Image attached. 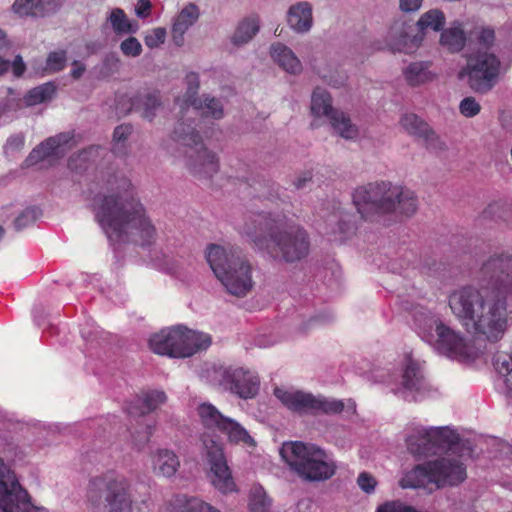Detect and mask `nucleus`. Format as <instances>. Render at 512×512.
Returning a JSON list of instances; mask_svg holds the SVG:
<instances>
[{"label":"nucleus","mask_w":512,"mask_h":512,"mask_svg":"<svg viewBox=\"0 0 512 512\" xmlns=\"http://www.w3.org/2000/svg\"><path fill=\"white\" fill-rule=\"evenodd\" d=\"M132 133V126L129 124H121L114 129L113 132V148L117 153L125 150V143Z\"/></svg>","instance_id":"nucleus-45"},{"label":"nucleus","mask_w":512,"mask_h":512,"mask_svg":"<svg viewBox=\"0 0 512 512\" xmlns=\"http://www.w3.org/2000/svg\"><path fill=\"white\" fill-rule=\"evenodd\" d=\"M329 123L334 132L346 140H355L359 136L357 125L352 123L349 115L341 110L333 112Z\"/></svg>","instance_id":"nucleus-33"},{"label":"nucleus","mask_w":512,"mask_h":512,"mask_svg":"<svg viewBox=\"0 0 512 512\" xmlns=\"http://www.w3.org/2000/svg\"><path fill=\"white\" fill-rule=\"evenodd\" d=\"M414 329L438 353L461 362L472 361L480 350L460 331L443 323L440 318L426 307L417 305L412 310Z\"/></svg>","instance_id":"nucleus-4"},{"label":"nucleus","mask_w":512,"mask_h":512,"mask_svg":"<svg viewBox=\"0 0 512 512\" xmlns=\"http://www.w3.org/2000/svg\"><path fill=\"white\" fill-rule=\"evenodd\" d=\"M287 24L295 33L306 34L314 24L313 6L309 1H298L287 11Z\"/></svg>","instance_id":"nucleus-24"},{"label":"nucleus","mask_w":512,"mask_h":512,"mask_svg":"<svg viewBox=\"0 0 512 512\" xmlns=\"http://www.w3.org/2000/svg\"><path fill=\"white\" fill-rule=\"evenodd\" d=\"M21 108V99L19 94L11 88L7 89V96L3 99L0 105V112L2 114H8L19 111Z\"/></svg>","instance_id":"nucleus-46"},{"label":"nucleus","mask_w":512,"mask_h":512,"mask_svg":"<svg viewBox=\"0 0 512 512\" xmlns=\"http://www.w3.org/2000/svg\"><path fill=\"white\" fill-rule=\"evenodd\" d=\"M66 62L67 53L65 50L50 52L46 59L44 72L47 74L59 72L65 68Z\"/></svg>","instance_id":"nucleus-44"},{"label":"nucleus","mask_w":512,"mask_h":512,"mask_svg":"<svg viewBox=\"0 0 512 512\" xmlns=\"http://www.w3.org/2000/svg\"><path fill=\"white\" fill-rule=\"evenodd\" d=\"M71 139L68 133H61L48 138L32 150L29 154L28 161L35 163L48 157L63 155Z\"/></svg>","instance_id":"nucleus-26"},{"label":"nucleus","mask_w":512,"mask_h":512,"mask_svg":"<svg viewBox=\"0 0 512 512\" xmlns=\"http://www.w3.org/2000/svg\"><path fill=\"white\" fill-rule=\"evenodd\" d=\"M461 451H462V453H461V455H460V457H461V458H462V457H466V456H467V457H470V456H471V450H470V448H464V447H462Z\"/></svg>","instance_id":"nucleus-63"},{"label":"nucleus","mask_w":512,"mask_h":512,"mask_svg":"<svg viewBox=\"0 0 512 512\" xmlns=\"http://www.w3.org/2000/svg\"><path fill=\"white\" fill-rule=\"evenodd\" d=\"M85 70H86V67L84 64H82L78 61H74L73 68H72L70 74L74 79H79L84 74Z\"/></svg>","instance_id":"nucleus-61"},{"label":"nucleus","mask_w":512,"mask_h":512,"mask_svg":"<svg viewBox=\"0 0 512 512\" xmlns=\"http://www.w3.org/2000/svg\"><path fill=\"white\" fill-rule=\"evenodd\" d=\"M201 455L209 466L210 482L222 494L237 491L236 483L227 464L223 445L208 435L201 437Z\"/></svg>","instance_id":"nucleus-15"},{"label":"nucleus","mask_w":512,"mask_h":512,"mask_svg":"<svg viewBox=\"0 0 512 512\" xmlns=\"http://www.w3.org/2000/svg\"><path fill=\"white\" fill-rule=\"evenodd\" d=\"M151 466L155 475L171 478L180 468V459L173 450L158 448L151 454Z\"/></svg>","instance_id":"nucleus-27"},{"label":"nucleus","mask_w":512,"mask_h":512,"mask_svg":"<svg viewBox=\"0 0 512 512\" xmlns=\"http://www.w3.org/2000/svg\"><path fill=\"white\" fill-rule=\"evenodd\" d=\"M0 512H49L34 506L15 472L0 457Z\"/></svg>","instance_id":"nucleus-17"},{"label":"nucleus","mask_w":512,"mask_h":512,"mask_svg":"<svg viewBox=\"0 0 512 512\" xmlns=\"http://www.w3.org/2000/svg\"><path fill=\"white\" fill-rule=\"evenodd\" d=\"M10 49V43L6 38L5 32L0 29V74L6 73L10 68V62L3 57L7 55Z\"/></svg>","instance_id":"nucleus-52"},{"label":"nucleus","mask_w":512,"mask_h":512,"mask_svg":"<svg viewBox=\"0 0 512 512\" xmlns=\"http://www.w3.org/2000/svg\"><path fill=\"white\" fill-rule=\"evenodd\" d=\"M501 63L497 56L487 51H478L467 57L466 65L458 72V78L467 82L477 93L489 92L497 83Z\"/></svg>","instance_id":"nucleus-13"},{"label":"nucleus","mask_w":512,"mask_h":512,"mask_svg":"<svg viewBox=\"0 0 512 512\" xmlns=\"http://www.w3.org/2000/svg\"><path fill=\"white\" fill-rule=\"evenodd\" d=\"M197 415L201 424L209 430L219 431L222 428L224 420L228 417L224 416L214 405L210 403H201L197 407Z\"/></svg>","instance_id":"nucleus-36"},{"label":"nucleus","mask_w":512,"mask_h":512,"mask_svg":"<svg viewBox=\"0 0 512 512\" xmlns=\"http://www.w3.org/2000/svg\"><path fill=\"white\" fill-rule=\"evenodd\" d=\"M280 454L289 468L303 480L325 481L336 473L337 466L333 458L314 444L285 442Z\"/></svg>","instance_id":"nucleus-8"},{"label":"nucleus","mask_w":512,"mask_h":512,"mask_svg":"<svg viewBox=\"0 0 512 512\" xmlns=\"http://www.w3.org/2000/svg\"><path fill=\"white\" fill-rule=\"evenodd\" d=\"M355 224V216L344 211H335L327 219L331 233L340 234L339 240L352 233L355 230Z\"/></svg>","instance_id":"nucleus-34"},{"label":"nucleus","mask_w":512,"mask_h":512,"mask_svg":"<svg viewBox=\"0 0 512 512\" xmlns=\"http://www.w3.org/2000/svg\"><path fill=\"white\" fill-rule=\"evenodd\" d=\"M220 432L226 435L230 443L241 445L245 448H254L256 446V441L247 429L233 418L228 417L227 420H224Z\"/></svg>","instance_id":"nucleus-30"},{"label":"nucleus","mask_w":512,"mask_h":512,"mask_svg":"<svg viewBox=\"0 0 512 512\" xmlns=\"http://www.w3.org/2000/svg\"><path fill=\"white\" fill-rule=\"evenodd\" d=\"M154 433V425H146L142 430L135 431L132 433V438L135 446L138 448L143 447L150 440V437Z\"/></svg>","instance_id":"nucleus-54"},{"label":"nucleus","mask_w":512,"mask_h":512,"mask_svg":"<svg viewBox=\"0 0 512 512\" xmlns=\"http://www.w3.org/2000/svg\"><path fill=\"white\" fill-rule=\"evenodd\" d=\"M86 498L92 512H149L133 506L131 483L124 474L115 470L91 478Z\"/></svg>","instance_id":"nucleus-6"},{"label":"nucleus","mask_w":512,"mask_h":512,"mask_svg":"<svg viewBox=\"0 0 512 512\" xmlns=\"http://www.w3.org/2000/svg\"><path fill=\"white\" fill-rule=\"evenodd\" d=\"M495 39L494 30L490 28H483L478 36L479 44L483 47H489L493 44Z\"/></svg>","instance_id":"nucleus-56"},{"label":"nucleus","mask_w":512,"mask_h":512,"mask_svg":"<svg viewBox=\"0 0 512 512\" xmlns=\"http://www.w3.org/2000/svg\"><path fill=\"white\" fill-rule=\"evenodd\" d=\"M466 37L462 24L458 21L452 23V25L445 29L441 33L440 43L452 52H458L462 50L465 45Z\"/></svg>","instance_id":"nucleus-38"},{"label":"nucleus","mask_w":512,"mask_h":512,"mask_svg":"<svg viewBox=\"0 0 512 512\" xmlns=\"http://www.w3.org/2000/svg\"><path fill=\"white\" fill-rule=\"evenodd\" d=\"M109 194L94 199L95 219L111 242L150 247L158 230L143 204L134 197L131 181L124 175L108 180Z\"/></svg>","instance_id":"nucleus-2"},{"label":"nucleus","mask_w":512,"mask_h":512,"mask_svg":"<svg viewBox=\"0 0 512 512\" xmlns=\"http://www.w3.org/2000/svg\"><path fill=\"white\" fill-rule=\"evenodd\" d=\"M412 26L404 20H396L386 35V44L392 51L409 53L416 48L422 37L411 36Z\"/></svg>","instance_id":"nucleus-21"},{"label":"nucleus","mask_w":512,"mask_h":512,"mask_svg":"<svg viewBox=\"0 0 512 512\" xmlns=\"http://www.w3.org/2000/svg\"><path fill=\"white\" fill-rule=\"evenodd\" d=\"M352 198L361 217L373 212L410 217L418 209V199L412 190L389 182L369 183L358 187Z\"/></svg>","instance_id":"nucleus-5"},{"label":"nucleus","mask_w":512,"mask_h":512,"mask_svg":"<svg viewBox=\"0 0 512 512\" xmlns=\"http://www.w3.org/2000/svg\"><path fill=\"white\" fill-rule=\"evenodd\" d=\"M460 113L466 118H472L481 111L480 103L472 96L463 98L459 104Z\"/></svg>","instance_id":"nucleus-48"},{"label":"nucleus","mask_w":512,"mask_h":512,"mask_svg":"<svg viewBox=\"0 0 512 512\" xmlns=\"http://www.w3.org/2000/svg\"><path fill=\"white\" fill-rule=\"evenodd\" d=\"M211 345L208 334L190 330L182 325L162 329L149 339L150 349L159 355L187 358Z\"/></svg>","instance_id":"nucleus-10"},{"label":"nucleus","mask_w":512,"mask_h":512,"mask_svg":"<svg viewBox=\"0 0 512 512\" xmlns=\"http://www.w3.org/2000/svg\"><path fill=\"white\" fill-rule=\"evenodd\" d=\"M167 36L166 29L163 27H157L153 28L146 32L144 36V43L145 45L150 48L154 49L159 47L165 42Z\"/></svg>","instance_id":"nucleus-47"},{"label":"nucleus","mask_w":512,"mask_h":512,"mask_svg":"<svg viewBox=\"0 0 512 512\" xmlns=\"http://www.w3.org/2000/svg\"><path fill=\"white\" fill-rule=\"evenodd\" d=\"M458 434L450 427H417L406 438L407 449L416 456H428L437 449H457Z\"/></svg>","instance_id":"nucleus-16"},{"label":"nucleus","mask_w":512,"mask_h":512,"mask_svg":"<svg viewBox=\"0 0 512 512\" xmlns=\"http://www.w3.org/2000/svg\"><path fill=\"white\" fill-rule=\"evenodd\" d=\"M175 139L188 147L185 165L198 178H211L218 172L219 161L216 154L202 143L199 132L191 123L178 122L174 129Z\"/></svg>","instance_id":"nucleus-11"},{"label":"nucleus","mask_w":512,"mask_h":512,"mask_svg":"<svg viewBox=\"0 0 512 512\" xmlns=\"http://www.w3.org/2000/svg\"><path fill=\"white\" fill-rule=\"evenodd\" d=\"M106 20L112 31L118 36L132 35L139 30L138 23L130 20L121 8L111 9Z\"/></svg>","instance_id":"nucleus-31"},{"label":"nucleus","mask_w":512,"mask_h":512,"mask_svg":"<svg viewBox=\"0 0 512 512\" xmlns=\"http://www.w3.org/2000/svg\"><path fill=\"white\" fill-rule=\"evenodd\" d=\"M39 216L37 208H28L24 210L15 220L14 225L16 230H22L35 222Z\"/></svg>","instance_id":"nucleus-50"},{"label":"nucleus","mask_w":512,"mask_h":512,"mask_svg":"<svg viewBox=\"0 0 512 512\" xmlns=\"http://www.w3.org/2000/svg\"><path fill=\"white\" fill-rule=\"evenodd\" d=\"M347 407L351 411L355 410V403L352 400H337L333 398H326L323 396H314L313 412L312 413H326V414H337Z\"/></svg>","instance_id":"nucleus-39"},{"label":"nucleus","mask_w":512,"mask_h":512,"mask_svg":"<svg viewBox=\"0 0 512 512\" xmlns=\"http://www.w3.org/2000/svg\"><path fill=\"white\" fill-rule=\"evenodd\" d=\"M425 362L416 357L412 352L405 353L402 360V387L396 391L407 399L409 394L422 396L428 391V384L424 375Z\"/></svg>","instance_id":"nucleus-18"},{"label":"nucleus","mask_w":512,"mask_h":512,"mask_svg":"<svg viewBox=\"0 0 512 512\" xmlns=\"http://www.w3.org/2000/svg\"><path fill=\"white\" fill-rule=\"evenodd\" d=\"M120 50L123 55L135 58L141 55L143 49L140 41L130 36L121 42Z\"/></svg>","instance_id":"nucleus-49"},{"label":"nucleus","mask_w":512,"mask_h":512,"mask_svg":"<svg viewBox=\"0 0 512 512\" xmlns=\"http://www.w3.org/2000/svg\"><path fill=\"white\" fill-rule=\"evenodd\" d=\"M357 485L366 494H373L378 482L371 473L363 471L357 477Z\"/></svg>","instance_id":"nucleus-51"},{"label":"nucleus","mask_w":512,"mask_h":512,"mask_svg":"<svg viewBox=\"0 0 512 512\" xmlns=\"http://www.w3.org/2000/svg\"><path fill=\"white\" fill-rule=\"evenodd\" d=\"M167 401V395L162 390H151L142 393L138 402L140 403V414L144 415L156 410Z\"/></svg>","instance_id":"nucleus-43"},{"label":"nucleus","mask_w":512,"mask_h":512,"mask_svg":"<svg viewBox=\"0 0 512 512\" xmlns=\"http://www.w3.org/2000/svg\"><path fill=\"white\" fill-rule=\"evenodd\" d=\"M446 18L439 9H431L423 13L417 21V27L420 32L425 33L429 30L440 31L445 25Z\"/></svg>","instance_id":"nucleus-40"},{"label":"nucleus","mask_w":512,"mask_h":512,"mask_svg":"<svg viewBox=\"0 0 512 512\" xmlns=\"http://www.w3.org/2000/svg\"><path fill=\"white\" fill-rule=\"evenodd\" d=\"M24 143H25V137L22 133L13 134L7 139V141L3 147L4 153L11 154V153L17 152L23 148Z\"/></svg>","instance_id":"nucleus-53"},{"label":"nucleus","mask_w":512,"mask_h":512,"mask_svg":"<svg viewBox=\"0 0 512 512\" xmlns=\"http://www.w3.org/2000/svg\"><path fill=\"white\" fill-rule=\"evenodd\" d=\"M311 180H312L311 172H304L295 178L293 184L297 189H303L307 186V183H309Z\"/></svg>","instance_id":"nucleus-60"},{"label":"nucleus","mask_w":512,"mask_h":512,"mask_svg":"<svg viewBox=\"0 0 512 512\" xmlns=\"http://www.w3.org/2000/svg\"><path fill=\"white\" fill-rule=\"evenodd\" d=\"M201 377L213 386L222 388L242 399H251L259 391L260 378L256 371L245 367L211 365Z\"/></svg>","instance_id":"nucleus-12"},{"label":"nucleus","mask_w":512,"mask_h":512,"mask_svg":"<svg viewBox=\"0 0 512 512\" xmlns=\"http://www.w3.org/2000/svg\"><path fill=\"white\" fill-rule=\"evenodd\" d=\"M459 450V441L457 449ZM447 456L429 461L426 464L418 465L407 472L401 479L402 488H426L432 484L435 488L458 485L466 478V468L459 459H452L450 451Z\"/></svg>","instance_id":"nucleus-9"},{"label":"nucleus","mask_w":512,"mask_h":512,"mask_svg":"<svg viewBox=\"0 0 512 512\" xmlns=\"http://www.w3.org/2000/svg\"><path fill=\"white\" fill-rule=\"evenodd\" d=\"M259 29L260 25L257 18H245L237 25L235 32L231 37V41L235 46H243L254 38V36L259 32Z\"/></svg>","instance_id":"nucleus-37"},{"label":"nucleus","mask_w":512,"mask_h":512,"mask_svg":"<svg viewBox=\"0 0 512 512\" xmlns=\"http://www.w3.org/2000/svg\"><path fill=\"white\" fill-rule=\"evenodd\" d=\"M270 56L286 73L298 75L302 72L303 66L298 56L291 48L283 43L277 42L270 46Z\"/></svg>","instance_id":"nucleus-28"},{"label":"nucleus","mask_w":512,"mask_h":512,"mask_svg":"<svg viewBox=\"0 0 512 512\" xmlns=\"http://www.w3.org/2000/svg\"><path fill=\"white\" fill-rule=\"evenodd\" d=\"M200 11L197 5L188 3L175 16L172 25V40L175 45L184 44L185 33L198 21Z\"/></svg>","instance_id":"nucleus-25"},{"label":"nucleus","mask_w":512,"mask_h":512,"mask_svg":"<svg viewBox=\"0 0 512 512\" xmlns=\"http://www.w3.org/2000/svg\"><path fill=\"white\" fill-rule=\"evenodd\" d=\"M272 500L260 485H253L249 493V512H270Z\"/></svg>","instance_id":"nucleus-42"},{"label":"nucleus","mask_w":512,"mask_h":512,"mask_svg":"<svg viewBox=\"0 0 512 512\" xmlns=\"http://www.w3.org/2000/svg\"><path fill=\"white\" fill-rule=\"evenodd\" d=\"M206 259L215 277L229 294L243 297L251 291V265L237 247L210 244L206 249Z\"/></svg>","instance_id":"nucleus-7"},{"label":"nucleus","mask_w":512,"mask_h":512,"mask_svg":"<svg viewBox=\"0 0 512 512\" xmlns=\"http://www.w3.org/2000/svg\"><path fill=\"white\" fill-rule=\"evenodd\" d=\"M403 76L406 83L410 86H420L431 82L435 75L429 70L427 62H412L403 70Z\"/></svg>","instance_id":"nucleus-32"},{"label":"nucleus","mask_w":512,"mask_h":512,"mask_svg":"<svg viewBox=\"0 0 512 512\" xmlns=\"http://www.w3.org/2000/svg\"><path fill=\"white\" fill-rule=\"evenodd\" d=\"M275 397L289 410L297 413H312L314 396L294 388L276 387Z\"/></svg>","instance_id":"nucleus-22"},{"label":"nucleus","mask_w":512,"mask_h":512,"mask_svg":"<svg viewBox=\"0 0 512 512\" xmlns=\"http://www.w3.org/2000/svg\"><path fill=\"white\" fill-rule=\"evenodd\" d=\"M151 7L152 4L150 0H138L135 6V14L139 18H146L150 15Z\"/></svg>","instance_id":"nucleus-57"},{"label":"nucleus","mask_w":512,"mask_h":512,"mask_svg":"<svg viewBox=\"0 0 512 512\" xmlns=\"http://www.w3.org/2000/svg\"><path fill=\"white\" fill-rule=\"evenodd\" d=\"M62 0H15L12 10L21 17L43 18L58 11Z\"/></svg>","instance_id":"nucleus-23"},{"label":"nucleus","mask_w":512,"mask_h":512,"mask_svg":"<svg viewBox=\"0 0 512 512\" xmlns=\"http://www.w3.org/2000/svg\"><path fill=\"white\" fill-rule=\"evenodd\" d=\"M56 85L53 82H46L32 88L24 97L27 106H35L51 100L56 93Z\"/></svg>","instance_id":"nucleus-41"},{"label":"nucleus","mask_w":512,"mask_h":512,"mask_svg":"<svg viewBox=\"0 0 512 512\" xmlns=\"http://www.w3.org/2000/svg\"><path fill=\"white\" fill-rule=\"evenodd\" d=\"M332 318V315L328 313L323 315H317L309 320V325L310 327H312L315 326L316 324H323L330 321Z\"/></svg>","instance_id":"nucleus-62"},{"label":"nucleus","mask_w":512,"mask_h":512,"mask_svg":"<svg viewBox=\"0 0 512 512\" xmlns=\"http://www.w3.org/2000/svg\"><path fill=\"white\" fill-rule=\"evenodd\" d=\"M160 104L159 95L156 93H146L144 95H138L135 98L122 95L118 97L116 111L118 115L124 116L131 110H135L139 111L142 117L152 120Z\"/></svg>","instance_id":"nucleus-20"},{"label":"nucleus","mask_w":512,"mask_h":512,"mask_svg":"<svg viewBox=\"0 0 512 512\" xmlns=\"http://www.w3.org/2000/svg\"><path fill=\"white\" fill-rule=\"evenodd\" d=\"M10 67L12 68L13 74L16 77H20L23 75L26 65L20 55H17L12 63H10Z\"/></svg>","instance_id":"nucleus-59"},{"label":"nucleus","mask_w":512,"mask_h":512,"mask_svg":"<svg viewBox=\"0 0 512 512\" xmlns=\"http://www.w3.org/2000/svg\"><path fill=\"white\" fill-rule=\"evenodd\" d=\"M400 125L409 135L422 141L427 149L432 151L443 149L444 144L438 135L417 115L413 113L404 114L400 119Z\"/></svg>","instance_id":"nucleus-19"},{"label":"nucleus","mask_w":512,"mask_h":512,"mask_svg":"<svg viewBox=\"0 0 512 512\" xmlns=\"http://www.w3.org/2000/svg\"><path fill=\"white\" fill-rule=\"evenodd\" d=\"M337 110L332 106V97L328 91L320 87L314 89L311 96V112L314 116H325L329 120Z\"/></svg>","instance_id":"nucleus-35"},{"label":"nucleus","mask_w":512,"mask_h":512,"mask_svg":"<svg viewBox=\"0 0 512 512\" xmlns=\"http://www.w3.org/2000/svg\"><path fill=\"white\" fill-rule=\"evenodd\" d=\"M241 232L255 248L285 262L299 261L309 252L306 231L276 211L258 214L245 222Z\"/></svg>","instance_id":"nucleus-3"},{"label":"nucleus","mask_w":512,"mask_h":512,"mask_svg":"<svg viewBox=\"0 0 512 512\" xmlns=\"http://www.w3.org/2000/svg\"><path fill=\"white\" fill-rule=\"evenodd\" d=\"M162 512H221L211 504L195 497L175 495L168 500Z\"/></svg>","instance_id":"nucleus-29"},{"label":"nucleus","mask_w":512,"mask_h":512,"mask_svg":"<svg viewBox=\"0 0 512 512\" xmlns=\"http://www.w3.org/2000/svg\"><path fill=\"white\" fill-rule=\"evenodd\" d=\"M325 81L332 87L340 88L346 84L347 75L345 73H338L336 77L334 76H323Z\"/></svg>","instance_id":"nucleus-58"},{"label":"nucleus","mask_w":512,"mask_h":512,"mask_svg":"<svg viewBox=\"0 0 512 512\" xmlns=\"http://www.w3.org/2000/svg\"><path fill=\"white\" fill-rule=\"evenodd\" d=\"M92 151V149H90L89 151H82L80 154H79V158L80 159H83V160H86L87 159V156L88 154H90Z\"/></svg>","instance_id":"nucleus-64"},{"label":"nucleus","mask_w":512,"mask_h":512,"mask_svg":"<svg viewBox=\"0 0 512 512\" xmlns=\"http://www.w3.org/2000/svg\"><path fill=\"white\" fill-rule=\"evenodd\" d=\"M186 92L183 96L176 98V105L179 106L182 113V117L179 120L191 123L196 127L195 121L191 120L190 117H186V114L192 108L191 113L197 114L198 112L204 113L206 116L212 117L215 120L222 119L224 117V107L220 99L212 97L210 95H203L198 98L199 90V76L195 72H190L185 77Z\"/></svg>","instance_id":"nucleus-14"},{"label":"nucleus","mask_w":512,"mask_h":512,"mask_svg":"<svg viewBox=\"0 0 512 512\" xmlns=\"http://www.w3.org/2000/svg\"><path fill=\"white\" fill-rule=\"evenodd\" d=\"M424 0H399V8L402 12L413 13L418 11Z\"/></svg>","instance_id":"nucleus-55"},{"label":"nucleus","mask_w":512,"mask_h":512,"mask_svg":"<svg viewBox=\"0 0 512 512\" xmlns=\"http://www.w3.org/2000/svg\"><path fill=\"white\" fill-rule=\"evenodd\" d=\"M482 273L495 284L498 292L462 286L448 295V306L468 333L497 342L508 327L506 295L512 294V254L491 256L483 264Z\"/></svg>","instance_id":"nucleus-1"}]
</instances>
